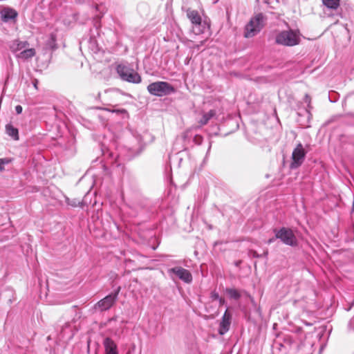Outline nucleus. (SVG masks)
<instances>
[{"label": "nucleus", "mask_w": 354, "mask_h": 354, "mask_svg": "<svg viewBox=\"0 0 354 354\" xmlns=\"http://www.w3.org/2000/svg\"><path fill=\"white\" fill-rule=\"evenodd\" d=\"M300 32L298 30L289 29L279 32L275 38L277 44L285 46H294L300 43Z\"/></svg>", "instance_id": "obj_1"}, {"label": "nucleus", "mask_w": 354, "mask_h": 354, "mask_svg": "<svg viewBox=\"0 0 354 354\" xmlns=\"http://www.w3.org/2000/svg\"><path fill=\"white\" fill-rule=\"evenodd\" d=\"M266 20V17L262 13H259L251 18L245 27L244 37L250 38L255 36L264 27Z\"/></svg>", "instance_id": "obj_2"}, {"label": "nucleus", "mask_w": 354, "mask_h": 354, "mask_svg": "<svg viewBox=\"0 0 354 354\" xmlns=\"http://www.w3.org/2000/svg\"><path fill=\"white\" fill-rule=\"evenodd\" d=\"M274 232L275 239H280L283 243L292 247L297 245V237L291 229L283 227L279 230L274 229Z\"/></svg>", "instance_id": "obj_3"}, {"label": "nucleus", "mask_w": 354, "mask_h": 354, "mask_svg": "<svg viewBox=\"0 0 354 354\" xmlns=\"http://www.w3.org/2000/svg\"><path fill=\"white\" fill-rule=\"evenodd\" d=\"M117 72L124 81L131 83H139L141 81V77L138 73L124 65H118Z\"/></svg>", "instance_id": "obj_4"}, {"label": "nucleus", "mask_w": 354, "mask_h": 354, "mask_svg": "<svg viewBox=\"0 0 354 354\" xmlns=\"http://www.w3.org/2000/svg\"><path fill=\"white\" fill-rule=\"evenodd\" d=\"M306 154V152L303 145L299 143L292 151V162L290 165V168L297 169L300 167L305 159Z\"/></svg>", "instance_id": "obj_5"}, {"label": "nucleus", "mask_w": 354, "mask_h": 354, "mask_svg": "<svg viewBox=\"0 0 354 354\" xmlns=\"http://www.w3.org/2000/svg\"><path fill=\"white\" fill-rule=\"evenodd\" d=\"M168 272L173 279L176 277L186 283H190L192 281L193 278L191 272L182 267H174L170 268Z\"/></svg>", "instance_id": "obj_6"}, {"label": "nucleus", "mask_w": 354, "mask_h": 354, "mask_svg": "<svg viewBox=\"0 0 354 354\" xmlns=\"http://www.w3.org/2000/svg\"><path fill=\"white\" fill-rule=\"evenodd\" d=\"M120 292V288L117 291L114 292H111L109 295L106 296L104 298L100 300L95 306L96 309H98L100 311H104L110 309L115 303L118 295Z\"/></svg>", "instance_id": "obj_7"}, {"label": "nucleus", "mask_w": 354, "mask_h": 354, "mask_svg": "<svg viewBox=\"0 0 354 354\" xmlns=\"http://www.w3.org/2000/svg\"><path fill=\"white\" fill-rule=\"evenodd\" d=\"M231 321L232 314L229 312L228 309H227L220 322L218 328V333L220 335H224L230 330Z\"/></svg>", "instance_id": "obj_8"}, {"label": "nucleus", "mask_w": 354, "mask_h": 354, "mask_svg": "<svg viewBox=\"0 0 354 354\" xmlns=\"http://www.w3.org/2000/svg\"><path fill=\"white\" fill-rule=\"evenodd\" d=\"M174 91V88L167 82H156V95L162 96L169 95Z\"/></svg>", "instance_id": "obj_9"}, {"label": "nucleus", "mask_w": 354, "mask_h": 354, "mask_svg": "<svg viewBox=\"0 0 354 354\" xmlns=\"http://www.w3.org/2000/svg\"><path fill=\"white\" fill-rule=\"evenodd\" d=\"M187 18L190 20L191 23L195 26H199L201 24L202 19L198 12L196 10L187 8L185 10Z\"/></svg>", "instance_id": "obj_10"}, {"label": "nucleus", "mask_w": 354, "mask_h": 354, "mask_svg": "<svg viewBox=\"0 0 354 354\" xmlns=\"http://www.w3.org/2000/svg\"><path fill=\"white\" fill-rule=\"evenodd\" d=\"M104 346L106 354H118L117 345L111 338L106 337L104 339Z\"/></svg>", "instance_id": "obj_11"}, {"label": "nucleus", "mask_w": 354, "mask_h": 354, "mask_svg": "<svg viewBox=\"0 0 354 354\" xmlns=\"http://www.w3.org/2000/svg\"><path fill=\"white\" fill-rule=\"evenodd\" d=\"M1 17L5 21H8L10 19H15L17 18L18 13L17 12L11 8H5L1 12Z\"/></svg>", "instance_id": "obj_12"}, {"label": "nucleus", "mask_w": 354, "mask_h": 354, "mask_svg": "<svg viewBox=\"0 0 354 354\" xmlns=\"http://www.w3.org/2000/svg\"><path fill=\"white\" fill-rule=\"evenodd\" d=\"M6 132L15 140H19V130L15 128L12 124H7L6 125Z\"/></svg>", "instance_id": "obj_13"}, {"label": "nucleus", "mask_w": 354, "mask_h": 354, "mask_svg": "<svg viewBox=\"0 0 354 354\" xmlns=\"http://www.w3.org/2000/svg\"><path fill=\"white\" fill-rule=\"evenodd\" d=\"M216 115L215 110H210L207 113H203L201 119L198 121L201 126L205 125L208 122Z\"/></svg>", "instance_id": "obj_14"}, {"label": "nucleus", "mask_w": 354, "mask_h": 354, "mask_svg": "<svg viewBox=\"0 0 354 354\" xmlns=\"http://www.w3.org/2000/svg\"><path fill=\"white\" fill-rule=\"evenodd\" d=\"M29 44H28V41H19V40H15L12 44L10 48H11L12 51L17 52V51L22 50L23 48H25Z\"/></svg>", "instance_id": "obj_15"}, {"label": "nucleus", "mask_w": 354, "mask_h": 354, "mask_svg": "<svg viewBox=\"0 0 354 354\" xmlns=\"http://www.w3.org/2000/svg\"><path fill=\"white\" fill-rule=\"evenodd\" d=\"M35 54L36 52L34 48H28L21 51L19 54L17 55V57L20 59H27L34 57Z\"/></svg>", "instance_id": "obj_16"}, {"label": "nucleus", "mask_w": 354, "mask_h": 354, "mask_svg": "<svg viewBox=\"0 0 354 354\" xmlns=\"http://www.w3.org/2000/svg\"><path fill=\"white\" fill-rule=\"evenodd\" d=\"M298 354H313L312 346L310 344H301L298 347Z\"/></svg>", "instance_id": "obj_17"}, {"label": "nucleus", "mask_w": 354, "mask_h": 354, "mask_svg": "<svg viewBox=\"0 0 354 354\" xmlns=\"http://www.w3.org/2000/svg\"><path fill=\"white\" fill-rule=\"evenodd\" d=\"M323 4L329 9L336 10L339 6V0H322Z\"/></svg>", "instance_id": "obj_18"}, {"label": "nucleus", "mask_w": 354, "mask_h": 354, "mask_svg": "<svg viewBox=\"0 0 354 354\" xmlns=\"http://www.w3.org/2000/svg\"><path fill=\"white\" fill-rule=\"evenodd\" d=\"M226 292L232 299H239L241 297V295L239 291L234 288H227Z\"/></svg>", "instance_id": "obj_19"}, {"label": "nucleus", "mask_w": 354, "mask_h": 354, "mask_svg": "<svg viewBox=\"0 0 354 354\" xmlns=\"http://www.w3.org/2000/svg\"><path fill=\"white\" fill-rule=\"evenodd\" d=\"M203 138L200 135H196L194 138V142L196 145H201L203 142Z\"/></svg>", "instance_id": "obj_20"}, {"label": "nucleus", "mask_w": 354, "mask_h": 354, "mask_svg": "<svg viewBox=\"0 0 354 354\" xmlns=\"http://www.w3.org/2000/svg\"><path fill=\"white\" fill-rule=\"evenodd\" d=\"M104 110L113 112V113H126L127 111L125 109H113L111 110L109 109H103Z\"/></svg>", "instance_id": "obj_21"}, {"label": "nucleus", "mask_w": 354, "mask_h": 354, "mask_svg": "<svg viewBox=\"0 0 354 354\" xmlns=\"http://www.w3.org/2000/svg\"><path fill=\"white\" fill-rule=\"evenodd\" d=\"M249 256L253 258H259L262 255H260L256 251L251 250L249 251Z\"/></svg>", "instance_id": "obj_22"}, {"label": "nucleus", "mask_w": 354, "mask_h": 354, "mask_svg": "<svg viewBox=\"0 0 354 354\" xmlns=\"http://www.w3.org/2000/svg\"><path fill=\"white\" fill-rule=\"evenodd\" d=\"M148 91L151 94H155V83H151L148 86Z\"/></svg>", "instance_id": "obj_23"}, {"label": "nucleus", "mask_w": 354, "mask_h": 354, "mask_svg": "<svg viewBox=\"0 0 354 354\" xmlns=\"http://www.w3.org/2000/svg\"><path fill=\"white\" fill-rule=\"evenodd\" d=\"M310 97L308 94H306L304 97V102L308 104V109L310 108Z\"/></svg>", "instance_id": "obj_24"}, {"label": "nucleus", "mask_w": 354, "mask_h": 354, "mask_svg": "<svg viewBox=\"0 0 354 354\" xmlns=\"http://www.w3.org/2000/svg\"><path fill=\"white\" fill-rule=\"evenodd\" d=\"M211 298L212 300H218L220 297L218 292L214 291L211 293Z\"/></svg>", "instance_id": "obj_25"}, {"label": "nucleus", "mask_w": 354, "mask_h": 354, "mask_svg": "<svg viewBox=\"0 0 354 354\" xmlns=\"http://www.w3.org/2000/svg\"><path fill=\"white\" fill-rule=\"evenodd\" d=\"M22 110H23V109H22V106L21 105L16 106L15 111H16L17 114L21 113Z\"/></svg>", "instance_id": "obj_26"}, {"label": "nucleus", "mask_w": 354, "mask_h": 354, "mask_svg": "<svg viewBox=\"0 0 354 354\" xmlns=\"http://www.w3.org/2000/svg\"><path fill=\"white\" fill-rule=\"evenodd\" d=\"M7 163L8 161H4V160L3 159H0V169H2V165L4 164V163Z\"/></svg>", "instance_id": "obj_27"}, {"label": "nucleus", "mask_w": 354, "mask_h": 354, "mask_svg": "<svg viewBox=\"0 0 354 354\" xmlns=\"http://www.w3.org/2000/svg\"><path fill=\"white\" fill-rule=\"evenodd\" d=\"M220 305H223L225 303V299L223 298L220 297L218 299Z\"/></svg>", "instance_id": "obj_28"}, {"label": "nucleus", "mask_w": 354, "mask_h": 354, "mask_svg": "<svg viewBox=\"0 0 354 354\" xmlns=\"http://www.w3.org/2000/svg\"><path fill=\"white\" fill-rule=\"evenodd\" d=\"M241 260L236 261L234 262V265L236 267H239L241 265Z\"/></svg>", "instance_id": "obj_29"}, {"label": "nucleus", "mask_w": 354, "mask_h": 354, "mask_svg": "<svg viewBox=\"0 0 354 354\" xmlns=\"http://www.w3.org/2000/svg\"><path fill=\"white\" fill-rule=\"evenodd\" d=\"M37 83H38V81L37 80H35L33 84L36 89H37Z\"/></svg>", "instance_id": "obj_30"}, {"label": "nucleus", "mask_w": 354, "mask_h": 354, "mask_svg": "<svg viewBox=\"0 0 354 354\" xmlns=\"http://www.w3.org/2000/svg\"><path fill=\"white\" fill-rule=\"evenodd\" d=\"M156 258H158V257H164V256H162V255H159V254H156ZM160 261V259H156V261Z\"/></svg>", "instance_id": "obj_31"}, {"label": "nucleus", "mask_w": 354, "mask_h": 354, "mask_svg": "<svg viewBox=\"0 0 354 354\" xmlns=\"http://www.w3.org/2000/svg\"><path fill=\"white\" fill-rule=\"evenodd\" d=\"M274 238L270 239H269V240H268V243H272V242L274 241Z\"/></svg>", "instance_id": "obj_32"}, {"label": "nucleus", "mask_w": 354, "mask_h": 354, "mask_svg": "<svg viewBox=\"0 0 354 354\" xmlns=\"http://www.w3.org/2000/svg\"><path fill=\"white\" fill-rule=\"evenodd\" d=\"M263 255H264V256H267V255H268V251H266V252L263 253Z\"/></svg>", "instance_id": "obj_33"}, {"label": "nucleus", "mask_w": 354, "mask_h": 354, "mask_svg": "<svg viewBox=\"0 0 354 354\" xmlns=\"http://www.w3.org/2000/svg\"><path fill=\"white\" fill-rule=\"evenodd\" d=\"M51 38H52V39L55 40V35H51Z\"/></svg>", "instance_id": "obj_34"}, {"label": "nucleus", "mask_w": 354, "mask_h": 354, "mask_svg": "<svg viewBox=\"0 0 354 354\" xmlns=\"http://www.w3.org/2000/svg\"><path fill=\"white\" fill-rule=\"evenodd\" d=\"M158 241H156V248L158 247Z\"/></svg>", "instance_id": "obj_35"}]
</instances>
